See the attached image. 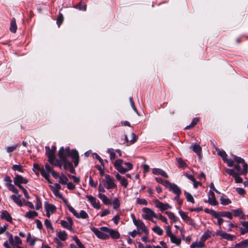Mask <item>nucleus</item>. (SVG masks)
<instances>
[{"instance_id": "1a4fd4ad", "label": "nucleus", "mask_w": 248, "mask_h": 248, "mask_svg": "<svg viewBox=\"0 0 248 248\" xmlns=\"http://www.w3.org/2000/svg\"><path fill=\"white\" fill-rule=\"evenodd\" d=\"M6 235L9 237V243L13 247H16L18 245H21L22 241L21 239L17 236H15L14 238L12 234L9 232L6 233Z\"/></svg>"}, {"instance_id": "393cba45", "label": "nucleus", "mask_w": 248, "mask_h": 248, "mask_svg": "<svg viewBox=\"0 0 248 248\" xmlns=\"http://www.w3.org/2000/svg\"><path fill=\"white\" fill-rule=\"evenodd\" d=\"M115 177L116 179L120 182L121 184L124 186L125 188L127 186L128 182L124 177H122L119 173H117L115 175Z\"/></svg>"}, {"instance_id": "69168bd1", "label": "nucleus", "mask_w": 248, "mask_h": 248, "mask_svg": "<svg viewBox=\"0 0 248 248\" xmlns=\"http://www.w3.org/2000/svg\"><path fill=\"white\" fill-rule=\"evenodd\" d=\"M232 212L235 217H238L243 214V212L240 209L233 210Z\"/></svg>"}, {"instance_id": "49530a36", "label": "nucleus", "mask_w": 248, "mask_h": 248, "mask_svg": "<svg viewBox=\"0 0 248 248\" xmlns=\"http://www.w3.org/2000/svg\"><path fill=\"white\" fill-rule=\"evenodd\" d=\"M217 152L218 155L222 157L223 160L224 161L227 158V155L225 152L224 151H220L219 149H217Z\"/></svg>"}, {"instance_id": "052dcab7", "label": "nucleus", "mask_w": 248, "mask_h": 248, "mask_svg": "<svg viewBox=\"0 0 248 248\" xmlns=\"http://www.w3.org/2000/svg\"><path fill=\"white\" fill-rule=\"evenodd\" d=\"M165 230H166V235L168 236V237H170V236H171L172 234H173V233L172 232H171V227L170 226H166V228H165Z\"/></svg>"}, {"instance_id": "c756f323", "label": "nucleus", "mask_w": 248, "mask_h": 248, "mask_svg": "<svg viewBox=\"0 0 248 248\" xmlns=\"http://www.w3.org/2000/svg\"><path fill=\"white\" fill-rule=\"evenodd\" d=\"M20 197L21 195H13L11 196V199H12L14 201V202L18 205L22 206L23 205V203L20 199Z\"/></svg>"}, {"instance_id": "a19ab883", "label": "nucleus", "mask_w": 248, "mask_h": 248, "mask_svg": "<svg viewBox=\"0 0 248 248\" xmlns=\"http://www.w3.org/2000/svg\"><path fill=\"white\" fill-rule=\"evenodd\" d=\"M176 160L178 164V167L185 168L187 166L186 164L182 158H177Z\"/></svg>"}, {"instance_id": "c9c22d12", "label": "nucleus", "mask_w": 248, "mask_h": 248, "mask_svg": "<svg viewBox=\"0 0 248 248\" xmlns=\"http://www.w3.org/2000/svg\"><path fill=\"white\" fill-rule=\"evenodd\" d=\"M199 121V118L196 117V118H193L192 121V122L191 123V124L189 125H187L185 127V129H190V128H192L193 127H194L198 123V122Z\"/></svg>"}, {"instance_id": "603ef678", "label": "nucleus", "mask_w": 248, "mask_h": 248, "mask_svg": "<svg viewBox=\"0 0 248 248\" xmlns=\"http://www.w3.org/2000/svg\"><path fill=\"white\" fill-rule=\"evenodd\" d=\"M108 152L110 155V159L112 160L114 159L116 157V154L114 152L113 149L112 148L108 149Z\"/></svg>"}, {"instance_id": "79ce46f5", "label": "nucleus", "mask_w": 248, "mask_h": 248, "mask_svg": "<svg viewBox=\"0 0 248 248\" xmlns=\"http://www.w3.org/2000/svg\"><path fill=\"white\" fill-rule=\"evenodd\" d=\"M152 230L159 235H162L163 232L162 229L158 226H155Z\"/></svg>"}, {"instance_id": "bb28decb", "label": "nucleus", "mask_w": 248, "mask_h": 248, "mask_svg": "<svg viewBox=\"0 0 248 248\" xmlns=\"http://www.w3.org/2000/svg\"><path fill=\"white\" fill-rule=\"evenodd\" d=\"M190 148L196 153L198 155L200 156L202 153V148L200 145L194 144L190 146Z\"/></svg>"}, {"instance_id": "cd10ccee", "label": "nucleus", "mask_w": 248, "mask_h": 248, "mask_svg": "<svg viewBox=\"0 0 248 248\" xmlns=\"http://www.w3.org/2000/svg\"><path fill=\"white\" fill-rule=\"evenodd\" d=\"M129 138L128 137L127 135L125 136V140L127 142H130L133 143L137 140V138L135 134L134 133H131L129 135Z\"/></svg>"}, {"instance_id": "4468645a", "label": "nucleus", "mask_w": 248, "mask_h": 248, "mask_svg": "<svg viewBox=\"0 0 248 248\" xmlns=\"http://www.w3.org/2000/svg\"><path fill=\"white\" fill-rule=\"evenodd\" d=\"M86 197L94 208L96 209H99L101 208L100 202L96 198L92 195H87Z\"/></svg>"}, {"instance_id": "f8f14e48", "label": "nucleus", "mask_w": 248, "mask_h": 248, "mask_svg": "<svg viewBox=\"0 0 248 248\" xmlns=\"http://www.w3.org/2000/svg\"><path fill=\"white\" fill-rule=\"evenodd\" d=\"M60 224L63 228L70 231L73 230V222L70 217H67L65 219L61 220Z\"/></svg>"}, {"instance_id": "473e14b6", "label": "nucleus", "mask_w": 248, "mask_h": 248, "mask_svg": "<svg viewBox=\"0 0 248 248\" xmlns=\"http://www.w3.org/2000/svg\"><path fill=\"white\" fill-rule=\"evenodd\" d=\"M113 205V208L115 210H118L120 207V201L118 198H115L111 202Z\"/></svg>"}, {"instance_id": "4d7b16f0", "label": "nucleus", "mask_w": 248, "mask_h": 248, "mask_svg": "<svg viewBox=\"0 0 248 248\" xmlns=\"http://www.w3.org/2000/svg\"><path fill=\"white\" fill-rule=\"evenodd\" d=\"M42 207V202L39 198L36 196V203L35 208L36 210H39Z\"/></svg>"}, {"instance_id": "e2e57ef3", "label": "nucleus", "mask_w": 248, "mask_h": 248, "mask_svg": "<svg viewBox=\"0 0 248 248\" xmlns=\"http://www.w3.org/2000/svg\"><path fill=\"white\" fill-rule=\"evenodd\" d=\"M8 188L9 190L12 191L13 192L15 193V194H18V191L17 188H16L15 186L12 184V185L9 186L8 187Z\"/></svg>"}, {"instance_id": "ddd939ff", "label": "nucleus", "mask_w": 248, "mask_h": 248, "mask_svg": "<svg viewBox=\"0 0 248 248\" xmlns=\"http://www.w3.org/2000/svg\"><path fill=\"white\" fill-rule=\"evenodd\" d=\"M217 235L220 236L222 239L229 241H233L236 239V236L233 235L228 233L221 230H217L216 232Z\"/></svg>"}, {"instance_id": "f3484780", "label": "nucleus", "mask_w": 248, "mask_h": 248, "mask_svg": "<svg viewBox=\"0 0 248 248\" xmlns=\"http://www.w3.org/2000/svg\"><path fill=\"white\" fill-rule=\"evenodd\" d=\"M14 182L15 184L19 187L20 186H21V184H27L28 180L22 176L17 174L14 178Z\"/></svg>"}, {"instance_id": "7ed1b4c3", "label": "nucleus", "mask_w": 248, "mask_h": 248, "mask_svg": "<svg viewBox=\"0 0 248 248\" xmlns=\"http://www.w3.org/2000/svg\"><path fill=\"white\" fill-rule=\"evenodd\" d=\"M123 161L122 159H117L114 163V167L121 173L124 174L131 170L133 168V165L130 162H125L124 164L126 168L123 167Z\"/></svg>"}, {"instance_id": "a211bd4d", "label": "nucleus", "mask_w": 248, "mask_h": 248, "mask_svg": "<svg viewBox=\"0 0 248 248\" xmlns=\"http://www.w3.org/2000/svg\"><path fill=\"white\" fill-rule=\"evenodd\" d=\"M50 187L53 194L59 198H62V194L59 192V190L61 189V186L59 184L56 183L53 186H50Z\"/></svg>"}, {"instance_id": "9d476101", "label": "nucleus", "mask_w": 248, "mask_h": 248, "mask_svg": "<svg viewBox=\"0 0 248 248\" xmlns=\"http://www.w3.org/2000/svg\"><path fill=\"white\" fill-rule=\"evenodd\" d=\"M155 206L159 209V211L163 212L168 209H171L172 207L168 203H164L157 199L153 201Z\"/></svg>"}, {"instance_id": "9b49d317", "label": "nucleus", "mask_w": 248, "mask_h": 248, "mask_svg": "<svg viewBox=\"0 0 248 248\" xmlns=\"http://www.w3.org/2000/svg\"><path fill=\"white\" fill-rule=\"evenodd\" d=\"M45 149L46 150V155L48 158L49 162L55 166H57L55 156V153L53 151L50 150L49 146H46Z\"/></svg>"}, {"instance_id": "2f4dec72", "label": "nucleus", "mask_w": 248, "mask_h": 248, "mask_svg": "<svg viewBox=\"0 0 248 248\" xmlns=\"http://www.w3.org/2000/svg\"><path fill=\"white\" fill-rule=\"evenodd\" d=\"M17 30V26L16 24V19L13 18L10 23V30L11 32L15 33Z\"/></svg>"}, {"instance_id": "dca6fc26", "label": "nucleus", "mask_w": 248, "mask_h": 248, "mask_svg": "<svg viewBox=\"0 0 248 248\" xmlns=\"http://www.w3.org/2000/svg\"><path fill=\"white\" fill-rule=\"evenodd\" d=\"M45 208L46 213V216L48 218H49L50 215L53 214L56 210V208L55 205L46 202L45 203Z\"/></svg>"}, {"instance_id": "a18cd8bd", "label": "nucleus", "mask_w": 248, "mask_h": 248, "mask_svg": "<svg viewBox=\"0 0 248 248\" xmlns=\"http://www.w3.org/2000/svg\"><path fill=\"white\" fill-rule=\"evenodd\" d=\"M136 203L140 205H147L148 202L144 198H137L136 199Z\"/></svg>"}, {"instance_id": "bf43d9fd", "label": "nucleus", "mask_w": 248, "mask_h": 248, "mask_svg": "<svg viewBox=\"0 0 248 248\" xmlns=\"http://www.w3.org/2000/svg\"><path fill=\"white\" fill-rule=\"evenodd\" d=\"M19 188L21 189V190L22 191V192L24 193L25 197L27 199H30V197L27 191L25 189V188L23 186H20Z\"/></svg>"}, {"instance_id": "0eeeda50", "label": "nucleus", "mask_w": 248, "mask_h": 248, "mask_svg": "<svg viewBox=\"0 0 248 248\" xmlns=\"http://www.w3.org/2000/svg\"><path fill=\"white\" fill-rule=\"evenodd\" d=\"M134 225L137 227V231L139 232V235L145 234L147 235L148 234V230L141 220L138 219V221Z\"/></svg>"}, {"instance_id": "ea45409f", "label": "nucleus", "mask_w": 248, "mask_h": 248, "mask_svg": "<svg viewBox=\"0 0 248 248\" xmlns=\"http://www.w3.org/2000/svg\"><path fill=\"white\" fill-rule=\"evenodd\" d=\"M40 172L41 175L46 179L48 181L49 183H50V182L49 181V178H48V177H49V173L50 172L46 171V170L44 169V168H43V167H42V170H40Z\"/></svg>"}, {"instance_id": "0e129e2a", "label": "nucleus", "mask_w": 248, "mask_h": 248, "mask_svg": "<svg viewBox=\"0 0 248 248\" xmlns=\"http://www.w3.org/2000/svg\"><path fill=\"white\" fill-rule=\"evenodd\" d=\"M45 225L47 228H49L52 231L53 230V228L52 226V224L48 219H46L45 220Z\"/></svg>"}, {"instance_id": "09e8293b", "label": "nucleus", "mask_w": 248, "mask_h": 248, "mask_svg": "<svg viewBox=\"0 0 248 248\" xmlns=\"http://www.w3.org/2000/svg\"><path fill=\"white\" fill-rule=\"evenodd\" d=\"M73 240L75 241L76 243L77 244L78 247H79V248H82V247H84L77 236L74 235V236H73Z\"/></svg>"}, {"instance_id": "58836bf2", "label": "nucleus", "mask_w": 248, "mask_h": 248, "mask_svg": "<svg viewBox=\"0 0 248 248\" xmlns=\"http://www.w3.org/2000/svg\"><path fill=\"white\" fill-rule=\"evenodd\" d=\"M165 214L168 216V217L173 222H176L178 220L177 217H176L173 213L171 212L167 211Z\"/></svg>"}, {"instance_id": "13d9d810", "label": "nucleus", "mask_w": 248, "mask_h": 248, "mask_svg": "<svg viewBox=\"0 0 248 248\" xmlns=\"http://www.w3.org/2000/svg\"><path fill=\"white\" fill-rule=\"evenodd\" d=\"M242 248H248V239L244 240L239 242Z\"/></svg>"}, {"instance_id": "6e6d98bb", "label": "nucleus", "mask_w": 248, "mask_h": 248, "mask_svg": "<svg viewBox=\"0 0 248 248\" xmlns=\"http://www.w3.org/2000/svg\"><path fill=\"white\" fill-rule=\"evenodd\" d=\"M63 16H62V14L60 13L58 16L57 19V24L59 27L62 24V23L63 22Z\"/></svg>"}, {"instance_id": "4c0bfd02", "label": "nucleus", "mask_w": 248, "mask_h": 248, "mask_svg": "<svg viewBox=\"0 0 248 248\" xmlns=\"http://www.w3.org/2000/svg\"><path fill=\"white\" fill-rule=\"evenodd\" d=\"M219 216L221 217H226L230 219L232 218V215L230 212H220Z\"/></svg>"}, {"instance_id": "e433bc0d", "label": "nucleus", "mask_w": 248, "mask_h": 248, "mask_svg": "<svg viewBox=\"0 0 248 248\" xmlns=\"http://www.w3.org/2000/svg\"><path fill=\"white\" fill-rule=\"evenodd\" d=\"M179 215L180 216V217H181V218L185 221H186V222H188V219H189V218H190V217H189L186 213L183 212V211L182 210H179Z\"/></svg>"}, {"instance_id": "20e7f679", "label": "nucleus", "mask_w": 248, "mask_h": 248, "mask_svg": "<svg viewBox=\"0 0 248 248\" xmlns=\"http://www.w3.org/2000/svg\"><path fill=\"white\" fill-rule=\"evenodd\" d=\"M107 228L106 227H102L99 230L96 228L92 227L91 228V230L98 238L107 239H108V235L107 232Z\"/></svg>"}, {"instance_id": "423d86ee", "label": "nucleus", "mask_w": 248, "mask_h": 248, "mask_svg": "<svg viewBox=\"0 0 248 248\" xmlns=\"http://www.w3.org/2000/svg\"><path fill=\"white\" fill-rule=\"evenodd\" d=\"M142 217L146 220L152 219L156 217V214L153 210L148 207H143L141 209Z\"/></svg>"}, {"instance_id": "6e6552de", "label": "nucleus", "mask_w": 248, "mask_h": 248, "mask_svg": "<svg viewBox=\"0 0 248 248\" xmlns=\"http://www.w3.org/2000/svg\"><path fill=\"white\" fill-rule=\"evenodd\" d=\"M105 180L104 184L107 189L115 188L117 186L114 182V180L109 175H105Z\"/></svg>"}, {"instance_id": "72a5a7b5", "label": "nucleus", "mask_w": 248, "mask_h": 248, "mask_svg": "<svg viewBox=\"0 0 248 248\" xmlns=\"http://www.w3.org/2000/svg\"><path fill=\"white\" fill-rule=\"evenodd\" d=\"M25 216L28 218L32 219L34 217H37L38 213L35 211H29L26 213Z\"/></svg>"}, {"instance_id": "f03ea898", "label": "nucleus", "mask_w": 248, "mask_h": 248, "mask_svg": "<svg viewBox=\"0 0 248 248\" xmlns=\"http://www.w3.org/2000/svg\"><path fill=\"white\" fill-rule=\"evenodd\" d=\"M64 153V148L62 147L59 150V159L57 160L56 164L58 165L60 168L61 169L63 166L64 170H67L72 165V163L67 160V158H66V155H65Z\"/></svg>"}, {"instance_id": "4be33fe9", "label": "nucleus", "mask_w": 248, "mask_h": 248, "mask_svg": "<svg viewBox=\"0 0 248 248\" xmlns=\"http://www.w3.org/2000/svg\"><path fill=\"white\" fill-rule=\"evenodd\" d=\"M98 197L102 201L103 203L105 205H110L111 204V200L108 199L105 194L103 193H99L98 194Z\"/></svg>"}, {"instance_id": "de8ad7c7", "label": "nucleus", "mask_w": 248, "mask_h": 248, "mask_svg": "<svg viewBox=\"0 0 248 248\" xmlns=\"http://www.w3.org/2000/svg\"><path fill=\"white\" fill-rule=\"evenodd\" d=\"M155 218L158 219L159 220H161L163 222H164L166 224L168 223L167 218L165 217L162 216L161 214H156V217H155Z\"/></svg>"}, {"instance_id": "39448f33", "label": "nucleus", "mask_w": 248, "mask_h": 248, "mask_svg": "<svg viewBox=\"0 0 248 248\" xmlns=\"http://www.w3.org/2000/svg\"><path fill=\"white\" fill-rule=\"evenodd\" d=\"M66 155V158L69 156L72 157L73 159L75 166L76 167L78 164L79 161V155L77 151L73 150L72 151L70 150L69 148L67 147L64 149V153Z\"/></svg>"}, {"instance_id": "8fccbe9b", "label": "nucleus", "mask_w": 248, "mask_h": 248, "mask_svg": "<svg viewBox=\"0 0 248 248\" xmlns=\"http://www.w3.org/2000/svg\"><path fill=\"white\" fill-rule=\"evenodd\" d=\"M210 237V234L209 232H206L202 235L200 239L205 243V241Z\"/></svg>"}, {"instance_id": "c85d7f7f", "label": "nucleus", "mask_w": 248, "mask_h": 248, "mask_svg": "<svg viewBox=\"0 0 248 248\" xmlns=\"http://www.w3.org/2000/svg\"><path fill=\"white\" fill-rule=\"evenodd\" d=\"M205 247V243L200 239L199 242H195L190 245V248H202Z\"/></svg>"}, {"instance_id": "338daca9", "label": "nucleus", "mask_w": 248, "mask_h": 248, "mask_svg": "<svg viewBox=\"0 0 248 248\" xmlns=\"http://www.w3.org/2000/svg\"><path fill=\"white\" fill-rule=\"evenodd\" d=\"M225 171L226 173H227L230 175H232L233 177L237 173L236 171H235L233 169H227L225 170Z\"/></svg>"}, {"instance_id": "680f3d73", "label": "nucleus", "mask_w": 248, "mask_h": 248, "mask_svg": "<svg viewBox=\"0 0 248 248\" xmlns=\"http://www.w3.org/2000/svg\"><path fill=\"white\" fill-rule=\"evenodd\" d=\"M12 169L14 170H16L19 172H22V167L20 165H14L12 167Z\"/></svg>"}, {"instance_id": "3c124183", "label": "nucleus", "mask_w": 248, "mask_h": 248, "mask_svg": "<svg viewBox=\"0 0 248 248\" xmlns=\"http://www.w3.org/2000/svg\"><path fill=\"white\" fill-rule=\"evenodd\" d=\"M75 8L80 10L85 11L86 9V6L84 3L80 2L76 5Z\"/></svg>"}, {"instance_id": "5701e85b", "label": "nucleus", "mask_w": 248, "mask_h": 248, "mask_svg": "<svg viewBox=\"0 0 248 248\" xmlns=\"http://www.w3.org/2000/svg\"><path fill=\"white\" fill-rule=\"evenodd\" d=\"M169 190L172 191L176 196L180 195L182 193L180 188L177 185L173 183L170 187Z\"/></svg>"}, {"instance_id": "6ab92c4d", "label": "nucleus", "mask_w": 248, "mask_h": 248, "mask_svg": "<svg viewBox=\"0 0 248 248\" xmlns=\"http://www.w3.org/2000/svg\"><path fill=\"white\" fill-rule=\"evenodd\" d=\"M0 217L2 219L5 220L10 223L13 222V218L11 216L6 210H2L0 212Z\"/></svg>"}, {"instance_id": "774afa93", "label": "nucleus", "mask_w": 248, "mask_h": 248, "mask_svg": "<svg viewBox=\"0 0 248 248\" xmlns=\"http://www.w3.org/2000/svg\"><path fill=\"white\" fill-rule=\"evenodd\" d=\"M160 244L161 245V246H154V248H168L167 245L165 242L160 241Z\"/></svg>"}, {"instance_id": "aec40b11", "label": "nucleus", "mask_w": 248, "mask_h": 248, "mask_svg": "<svg viewBox=\"0 0 248 248\" xmlns=\"http://www.w3.org/2000/svg\"><path fill=\"white\" fill-rule=\"evenodd\" d=\"M107 232L108 238L110 237L113 239H118L120 236L118 231L108 228H107Z\"/></svg>"}, {"instance_id": "7c9ffc66", "label": "nucleus", "mask_w": 248, "mask_h": 248, "mask_svg": "<svg viewBox=\"0 0 248 248\" xmlns=\"http://www.w3.org/2000/svg\"><path fill=\"white\" fill-rule=\"evenodd\" d=\"M57 235L62 241H65L67 238V234L65 231L59 232L57 233Z\"/></svg>"}, {"instance_id": "b1692460", "label": "nucleus", "mask_w": 248, "mask_h": 248, "mask_svg": "<svg viewBox=\"0 0 248 248\" xmlns=\"http://www.w3.org/2000/svg\"><path fill=\"white\" fill-rule=\"evenodd\" d=\"M152 172L155 175H160L165 178H168L169 176L167 173L163 170L160 169L155 168L152 170Z\"/></svg>"}, {"instance_id": "5fc2aeb1", "label": "nucleus", "mask_w": 248, "mask_h": 248, "mask_svg": "<svg viewBox=\"0 0 248 248\" xmlns=\"http://www.w3.org/2000/svg\"><path fill=\"white\" fill-rule=\"evenodd\" d=\"M240 175V173L237 172L233 177L236 183H241L243 182L242 178L239 176Z\"/></svg>"}, {"instance_id": "f704fd0d", "label": "nucleus", "mask_w": 248, "mask_h": 248, "mask_svg": "<svg viewBox=\"0 0 248 248\" xmlns=\"http://www.w3.org/2000/svg\"><path fill=\"white\" fill-rule=\"evenodd\" d=\"M220 200L221 204L224 205H228L232 202L226 196L221 197Z\"/></svg>"}, {"instance_id": "a878e982", "label": "nucleus", "mask_w": 248, "mask_h": 248, "mask_svg": "<svg viewBox=\"0 0 248 248\" xmlns=\"http://www.w3.org/2000/svg\"><path fill=\"white\" fill-rule=\"evenodd\" d=\"M170 242L172 243L175 244L176 246L180 245L181 243V239L180 238L177 237L174 234H172L170 237Z\"/></svg>"}, {"instance_id": "f257e3e1", "label": "nucleus", "mask_w": 248, "mask_h": 248, "mask_svg": "<svg viewBox=\"0 0 248 248\" xmlns=\"http://www.w3.org/2000/svg\"><path fill=\"white\" fill-rule=\"evenodd\" d=\"M233 158L236 164L234 165L236 172L240 174H246L248 171V165L244 159L233 155Z\"/></svg>"}, {"instance_id": "412c9836", "label": "nucleus", "mask_w": 248, "mask_h": 248, "mask_svg": "<svg viewBox=\"0 0 248 248\" xmlns=\"http://www.w3.org/2000/svg\"><path fill=\"white\" fill-rule=\"evenodd\" d=\"M208 202L212 205H217L218 202L216 199L215 195L212 190H210L208 194Z\"/></svg>"}, {"instance_id": "864d4df0", "label": "nucleus", "mask_w": 248, "mask_h": 248, "mask_svg": "<svg viewBox=\"0 0 248 248\" xmlns=\"http://www.w3.org/2000/svg\"><path fill=\"white\" fill-rule=\"evenodd\" d=\"M4 180L5 182V185L7 187L8 186H9L10 185H12V181L9 176H5L4 177Z\"/></svg>"}, {"instance_id": "c03bdc74", "label": "nucleus", "mask_w": 248, "mask_h": 248, "mask_svg": "<svg viewBox=\"0 0 248 248\" xmlns=\"http://www.w3.org/2000/svg\"><path fill=\"white\" fill-rule=\"evenodd\" d=\"M59 183L65 185L68 182V179L66 177L65 175H64L63 174H62L60 177H59Z\"/></svg>"}, {"instance_id": "2eb2a0df", "label": "nucleus", "mask_w": 248, "mask_h": 248, "mask_svg": "<svg viewBox=\"0 0 248 248\" xmlns=\"http://www.w3.org/2000/svg\"><path fill=\"white\" fill-rule=\"evenodd\" d=\"M70 212L72 213L73 215L78 218L86 219L88 217L87 213L84 210L80 211V213L77 212L74 208H70Z\"/></svg>"}, {"instance_id": "37998d69", "label": "nucleus", "mask_w": 248, "mask_h": 248, "mask_svg": "<svg viewBox=\"0 0 248 248\" xmlns=\"http://www.w3.org/2000/svg\"><path fill=\"white\" fill-rule=\"evenodd\" d=\"M184 194H185V195L186 197V199L188 202H191L193 203H194V202H195L194 199L192 195L190 193L186 191V192H185Z\"/></svg>"}]
</instances>
